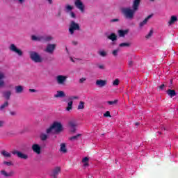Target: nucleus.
Masks as SVG:
<instances>
[{
  "mask_svg": "<svg viewBox=\"0 0 178 178\" xmlns=\"http://www.w3.org/2000/svg\"><path fill=\"white\" fill-rule=\"evenodd\" d=\"M140 3H141V0H134L132 9H131L129 7L122 8L121 9V12L125 19H128L129 20H133V19H134V15L136 12L138 10Z\"/></svg>",
  "mask_w": 178,
  "mask_h": 178,
  "instance_id": "nucleus-1",
  "label": "nucleus"
},
{
  "mask_svg": "<svg viewBox=\"0 0 178 178\" xmlns=\"http://www.w3.org/2000/svg\"><path fill=\"white\" fill-rule=\"evenodd\" d=\"M52 130H54L55 134H59L63 131V126L60 122H55L46 130L47 134L52 133Z\"/></svg>",
  "mask_w": 178,
  "mask_h": 178,
  "instance_id": "nucleus-2",
  "label": "nucleus"
},
{
  "mask_svg": "<svg viewBox=\"0 0 178 178\" xmlns=\"http://www.w3.org/2000/svg\"><path fill=\"white\" fill-rule=\"evenodd\" d=\"M80 24L76 23L73 20L70 22L68 31L71 35H73V34H74V31H80Z\"/></svg>",
  "mask_w": 178,
  "mask_h": 178,
  "instance_id": "nucleus-3",
  "label": "nucleus"
},
{
  "mask_svg": "<svg viewBox=\"0 0 178 178\" xmlns=\"http://www.w3.org/2000/svg\"><path fill=\"white\" fill-rule=\"evenodd\" d=\"M30 58L35 63H41V62H42V58L35 51L30 52Z\"/></svg>",
  "mask_w": 178,
  "mask_h": 178,
  "instance_id": "nucleus-4",
  "label": "nucleus"
},
{
  "mask_svg": "<svg viewBox=\"0 0 178 178\" xmlns=\"http://www.w3.org/2000/svg\"><path fill=\"white\" fill-rule=\"evenodd\" d=\"M9 49L12 51V52L17 54L18 56H23V51L20 49H18L15 44H11L9 47Z\"/></svg>",
  "mask_w": 178,
  "mask_h": 178,
  "instance_id": "nucleus-5",
  "label": "nucleus"
},
{
  "mask_svg": "<svg viewBox=\"0 0 178 178\" xmlns=\"http://www.w3.org/2000/svg\"><path fill=\"white\" fill-rule=\"evenodd\" d=\"M56 80L58 84L64 86L65 83H66V80H67V76L58 75L56 76Z\"/></svg>",
  "mask_w": 178,
  "mask_h": 178,
  "instance_id": "nucleus-6",
  "label": "nucleus"
},
{
  "mask_svg": "<svg viewBox=\"0 0 178 178\" xmlns=\"http://www.w3.org/2000/svg\"><path fill=\"white\" fill-rule=\"evenodd\" d=\"M56 49V44H47L46 49H44V52L47 54H52L54 51Z\"/></svg>",
  "mask_w": 178,
  "mask_h": 178,
  "instance_id": "nucleus-7",
  "label": "nucleus"
},
{
  "mask_svg": "<svg viewBox=\"0 0 178 178\" xmlns=\"http://www.w3.org/2000/svg\"><path fill=\"white\" fill-rule=\"evenodd\" d=\"M12 154L13 155H17L18 158H20L21 159H27L29 158V156L27 154H24L17 150H13L12 152Z\"/></svg>",
  "mask_w": 178,
  "mask_h": 178,
  "instance_id": "nucleus-8",
  "label": "nucleus"
},
{
  "mask_svg": "<svg viewBox=\"0 0 178 178\" xmlns=\"http://www.w3.org/2000/svg\"><path fill=\"white\" fill-rule=\"evenodd\" d=\"M60 172V167H56L54 169L51 170L50 174L51 177L52 178H58V175Z\"/></svg>",
  "mask_w": 178,
  "mask_h": 178,
  "instance_id": "nucleus-9",
  "label": "nucleus"
},
{
  "mask_svg": "<svg viewBox=\"0 0 178 178\" xmlns=\"http://www.w3.org/2000/svg\"><path fill=\"white\" fill-rule=\"evenodd\" d=\"M74 5L77 9H79L81 12L83 13L84 12V4L83 2H81V0H76Z\"/></svg>",
  "mask_w": 178,
  "mask_h": 178,
  "instance_id": "nucleus-10",
  "label": "nucleus"
},
{
  "mask_svg": "<svg viewBox=\"0 0 178 178\" xmlns=\"http://www.w3.org/2000/svg\"><path fill=\"white\" fill-rule=\"evenodd\" d=\"M31 148L35 154H37L38 155H40V154H41V146H40V145L33 144Z\"/></svg>",
  "mask_w": 178,
  "mask_h": 178,
  "instance_id": "nucleus-11",
  "label": "nucleus"
},
{
  "mask_svg": "<svg viewBox=\"0 0 178 178\" xmlns=\"http://www.w3.org/2000/svg\"><path fill=\"white\" fill-rule=\"evenodd\" d=\"M152 16H154V14H151V15H148L146 18H145V19L143 22H140L139 27H140V29L142 27H144V26H145V24H147V23H148V20L149 19H151L152 17Z\"/></svg>",
  "mask_w": 178,
  "mask_h": 178,
  "instance_id": "nucleus-12",
  "label": "nucleus"
},
{
  "mask_svg": "<svg viewBox=\"0 0 178 178\" xmlns=\"http://www.w3.org/2000/svg\"><path fill=\"white\" fill-rule=\"evenodd\" d=\"M65 97H66V94L62 90L57 91V93L54 95V98H65Z\"/></svg>",
  "mask_w": 178,
  "mask_h": 178,
  "instance_id": "nucleus-13",
  "label": "nucleus"
},
{
  "mask_svg": "<svg viewBox=\"0 0 178 178\" xmlns=\"http://www.w3.org/2000/svg\"><path fill=\"white\" fill-rule=\"evenodd\" d=\"M3 79H5V74L0 72V88L5 87V81H3Z\"/></svg>",
  "mask_w": 178,
  "mask_h": 178,
  "instance_id": "nucleus-14",
  "label": "nucleus"
},
{
  "mask_svg": "<svg viewBox=\"0 0 178 178\" xmlns=\"http://www.w3.org/2000/svg\"><path fill=\"white\" fill-rule=\"evenodd\" d=\"M96 85L99 87H105V86H106V81L98 79L96 81Z\"/></svg>",
  "mask_w": 178,
  "mask_h": 178,
  "instance_id": "nucleus-15",
  "label": "nucleus"
},
{
  "mask_svg": "<svg viewBox=\"0 0 178 178\" xmlns=\"http://www.w3.org/2000/svg\"><path fill=\"white\" fill-rule=\"evenodd\" d=\"M167 94L170 98H173V97H176L177 95L176 90L172 89H168L167 90Z\"/></svg>",
  "mask_w": 178,
  "mask_h": 178,
  "instance_id": "nucleus-16",
  "label": "nucleus"
},
{
  "mask_svg": "<svg viewBox=\"0 0 178 178\" xmlns=\"http://www.w3.org/2000/svg\"><path fill=\"white\" fill-rule=\"evenodd\" d=\"M31 40L33 41H42V42H44V36L32 35L31 36Z\"/></svg>",
  "mask_w": 178,
  "mask_h": 178,
  "instance_id": "nucleus-17",
  "label": "nucleus"
},
{
  "mask_svg": "<svg viewBox=\"0 0 178 178\" xmlns=\"http://www.w3.org/2000/svg\"><path fill=\"white\" fill-rule=\"evenodd\" d=\"M3 95L6 99L9 100L10 99V96L12 95V92L10 90H8L6 92H3Z\"/></svg>",
  "mask_w": 178,
  "mask_h": 178,
  "instance_id": "nucleus-18",
  "label": "nucleus"
},
{
  "mask_svg": "<svg viewBox=\"0 0 178 178\" xmlns=\"http://www.w3.org/2000/svg\"><path fill=\"white\" fill-rule=\"evenodd\" d=\"M60 152H63V154H66L67 152V149H66V144L65 143H61L60 145Z\"/></svg>",
  "mask_w": 178,
  "mask_h": 178,
  "instance_id": "nucleus-19",
  "label": "nucleus"
},
{
  "mask_svg": "<svg viewBox=\"0 0 178 178\" xmlns=\"http://www.w3.org/2000/svg\"><path fill=\"white\" fill-rule=\"evenodd\" d=\"M129 33V30H118L119 37H124Z\"/></svg>",
  "mask_w": 178,
  "mask_h": 178,
  "instance_id": "nucleus-20",
  "label": "nucleus"
},
{
  "mask_svg": "<svg viewBox=\"0 0 178 178\" xmlns=\"http://www.w3.org/2000/svg\"><path fill=\"white\" fill-rule=\"evenodd\" d=\"M175 22H177V17L175 15H172V16H171V18H170V21L168 22V24H170V26H171V24H174V23Z\"/></svg>",
  "mask_w": 178,
  "mask_h": 178,
  "instance_id": "nucleus-21",
  "label": "nucleus"
},
{
  "mask_svg": "<svg viewBox=\"0 0 178 178\" xmlns=\"http://www.w3.org/2000/svg\"><path fill=\"white\" fill-rule=\"evenodd\" d=\"M1 155H3V156H4V158H11L12 157V154L8 152L6 150L1 151Z\"/></svg>",
  "mask_w": 178,
  "mask_h": 178,
  "instance_id": "nucleus-22",
  "label": "nucleus"
},
{
  "mask_svg": "<svg viewBox=\"0 0 178 178\" xmlns=\"http://www.w3.org/2000/svg\"><path fill=\"white\" fill-rule=\"evenodd\" d=\"M15 92L17 94H22V92H23V86H15Z\"/></svg>",
  "mask_w": 178,
  "mask_h": 178,
  "instance_id": "nucleus-23",
  "label": "nucleus"
},
{
  "mask_svg": "<svg viewBox=\"0 0 178 178\" xmlns=\"http://www.w3.org/2000/svg\"><path fill=\"white\" fill-rule=\"evenodd\" d=\"M108 38L111 41H116L118 40V36L115 33H111L110 35L108 36Z\"/></svg>",
  "mask_w": 178,
  "mask_h": 178,
  "instance_id": "nucleus-24",
  "label": "nucleus"
},
{
  "mask_svg": "<svg viewBox=\"0 0 178 178\" xmlns=\"http://www.w3.org/2000/svg\"><path fill=\"white\" fill-rule=\"evenodd\" d=\"M79 137H81V134H78L76 136H72L69 138L70 141H76V140H79Z\"/></svg>",
  "mask_w": 178,
  "mask_h": 178,
  "instance_id": "nucleus-25",
  "label": "nucleus"
},
{
  "mask_svg": "<svg viewBox=\"0 0 178 178\" xmlns=\"http://www.w3.org/2000/svg\"><path fill=\"white\" fill-rule=\"evenodd\" d=\"M73 109V102L70 101L67 104V107L66 108V111H72Z\"/></svg>",
  "mask_w": 178,
  "mask_h": 178,
  "instance_id": "nucleus-26",
  "label": "nucleus"
},
{
  "mask_svg": "<svg viewBox=\"0 0 178 178\" xmlns=\"http://www.w3.org/2000/svg\"><path fill=\"white\" fill-rule=\"evenodd\" d=\"M69 124H70V127H71V129H74V131H76V127L77 126V124H76V122L71 121L70 122Z\"/></svg>",
  "mask_w": 178,
  "mask_h": 178,
  "instance_id": "nucleus-27",
  "label": "nucleus"
},
{
  "mask_svg": "<svg viewBox=\"0 0 178 178\" xmlns=\"http://www.w3.org/2000/svg\"><path fill=\"white\" fill-rule=\"evenodd\" d=\"M0 174L1 176H3L4 177H9V172H6L5 170H1L0 171Z\"/></svg>",
  "mask_w": 178,
  "mask_h": 178,
  "instance_id": "nucleus-28",
  "label": "nucleus"
},
{
  "mask_svg": "<svg viewBox=\"0 0 178 178\" xmlns=\"http://www.w3.org/2000/svg\"><path fill=\"white\" fill-rule=\"evenodd\" d=\"M40 140L42 141H46V140H48V135H47L46 134H41Z\"/></svg>",
  "mask_w": 178,
  "mask_h": 178,
  "instance_id": "nucleus-29",
  "label": "nucleus"
},
{
  "mask_svg": "<svg viewBox=\"0 0 178 178\" xmlns=\"http://www.w3.org/2000/svg\"><path fill=\"white\" fill-rule=\"evenodd\" d=\"M119 47H120L121 48H123V47L129 48V47H130V43L129 42H122L119 44Z\"/></svg>",
  "mask_w": 178,
  "mask_h": 178,
  "instance_id": "nucleus-30",
  "label": "nucleus"
},
{
  "mask_svg": "<svg viewBox=\"0 0 178 178\" xmlns=\"http://www.w3.org/2000/svg\"><path fill=\"white\" fill-rule=\"evenodd\" d=\"M9 106V102H6L0 106V111H3L4 108H8Z\"/></svg>",
  "mask_w": 178,
  "mask_h": 178,
  "instance_id": "nucleus-31",
  "label": "nucleus"
},
{
  "mask_svg": "<svg viewBox=\"0 0 178 178\" xmlns=\"http://www.w3.org/2000/svg\"><path fill=\"white\" fill-rule=\"evenodd\" d=\"M85 102H80L79 104L78 105L77 109L79 111L80 109H83L84 108V105H85Z\"/></svg>",
  "mask_w": 178,
  "mask_h": 178,
  "instance_id": "nucleus-32",
  "label": "nucleus"
},
{
  "mask_svg": "<svg viewBox=\"0 0 178 178\" xmlns=\"http://www.w3.org/2000/svg\"><path fill=\"white\" fill-rule=\"evenodd\" d=\"M51 40H52V37L51 36H43V42L51 41Z\"/></svg>",
  "mask_w": 178,
  "mask_h": 178,
  "instance_id": "nucleus-33",
  "label": "nucleus"
},
{
  "mask_svg": "<svg viewBox=\"0 0 178 178\" xmlns=\"http://www.w3.org/2000/svg\"><path fill=\"white\" fill-rule=\"evenodd\" d=\"M152 34H154V30L151 29L149 33L145 36V38H147V40L151 38V37H152Z\"/></svg>",
  "mask_w": 178,
  "mask_h": 178,
  "instance_id": "nucleus-34",
  "label": "nucleus"
},
{
  "mask_svg": "<svg viewBox=\"0 0 178 178\" xmlns=\"http://www.w3.org/2000/svg\"><path fill=\"white\" fill-rule=\"evenodd\" d=\"M107 104H108V105H116V104H118V99L113 101H108Z\"/></svg>",
  "mask_w": 178,
  "mask_h": 178,
  "instance_id": "nucleus-35",
  "label": "nucleus"
},
{
  "mask_svg": "<svg viewBox=\"0 0 178 178\" xmlns=\"http://www.w3.org/2000/svg\"><path fill=\"white\" fill-rule=\"evenodd\" d=\"M3 165H6V166H13V163H12V161H3Z\"/></svg>",
  "mask_w": 178,
  "mask_h": 178,
  "instance_id": "nucleus-36",
  "label": "nucleus"
},
{
  "mask_svg": "<svg viewBox=\"0 0 178 178\" xmlns=\"http://www.w3.org/2000/svg\"><path fill=\"white\" fill-rule=\"evenodd\" d=\"M120 51V49L119 48L113 50L112 52L113 56H118V52H119Z\"/></svg>",
  "mask_w": 178,
  "mask_h": 178,
  "instance_id": "nucleus-37",
  "label": "nucleus"
},
{
  "mask_svg": "<svg viewBox=\"0 0 178 178\" xmlns=\"http://www.w3.org/2000/svg\"><path fill=\"white\" fill-rule=\"evenodd\" d=\"M99 55L103 58H105V56H106V52L105 51H99Z\"/></svg>",
  "mask_w": 178,
  "mask_h": 178,
  "instance_id": "nucleus-38",
  "label": "nucleus"
},
{
  "mask_svg": "<svg viewBox=\"0 0 178 178\" xmlns=\"http://www.w3.org/2000/svg\"><path fill=\"white\" fill-rule=\"evenodd\" d=\"M104 116L105 118H112V116L111 115V112L109 111H106V113L104 114Z\"/></svg>",
  "mask_w": 178,
  "mask_h": 178,
  "instance_id": "nucleus-39",
  "label": "nucleus"
},
{
  "mask_svg": "<svg viewBox=\"0 0 178 178\" xmlns=\"http://www.w3.org/2000/svg\"><path fill=\"white\" fill-rule=\"evenodd\" d=\"M120 81L118 79H116L115 81L113 82V86H119Z\"/></svg>",
  "mask_w": 178,
  "mask_h": 178,
  "instance_id": "nucleus-40",
  "label": "nucleus"
},
{
  "mask_svg": "<svg viewBox=\"0 0 178 178\" xmlns=\"http://www.w3.org/2000/svg\"><path fill=\"white\" fill-rule=\"evenodd\" d=\"M134 65V62H133V60H129V61L128 62V66H129V67H133Z\"/></svg>",
  "mask_w": 178,
  "mask_h": 178,
  "instance_id": "nucleus-41",
  "label": "nucleus"
},
{
  "mask_svg": "<svg viewBox=\"0 0 178 178\" xmlns=\"http://www.w3.org/2000/svg\"><path fill=\"white\" fill-rule=\"evenodd\" d=\"M73 99H79V97L77 96H71L69 97L70 101H73Z\"/></svg>",
  "mask_w": 178,
  "mask_h": 178,
  "instance_id": "nucleus-42",
  "label": "nucleus"
},
{
  "mask_svg": "<svg viewBox=\"0 0 178 178\" xmlns=\"http://www.w3.org/2000/svg\"><path fill=\"white\" fill-rule=\"evenodd\" d=\"M13 176H15V171H13V170L10 171L8 172V177H12Z\"/></svg>",
  "mask_w": 178,
  "mask_h": 178,
  "instance_id": "nucleus-43",
  "label": "nucleus"
},
{
  "mask_svg": "<svg viewBox=\"0 0 178 178\" xmlns=\"http://www.w3.org/2000/svg\"><path fill=\"white\" fill-rule=\"evenodd\" d=\"M88 157H84L83 159H82V162L83 163H88Z\"/></svg>",
  "mask_w": 178,
  "mask_h": 178,
  "instance_id": "nucleus-44",
  "label": "nucleus"
},
{
  "mask_svg": "<svg viewBox=\"0 0 178 178\" xmlns=\"http://www.w3.org/2000/svg\"><path fill=\"white\" fill-rule=\"evenodd\" d=\"M66 9H67V10H73V7H72V6H70V5H67V6H66Z\"/></svg>",
  "mask_w": 178,
  "mask_h": 178,
  "instance_id": "nucleus-45",
  "label": "nucleus"
},
{
  "mask_svg": "<svg viewBox=\"0 0 178 178\" xmlns=\"http://www.w3.org/2000/svg\"><path fill=\"white\" fill-rule=\"evenodd\" d=\"M70 16H71V17H72V19H76V14H74V13L71 12Z\"/></svg>",
  "mask_w": 178,
  "mask_h": 178,
  "instance_id": "nucleus-46",
  "label": "nucleus"
},
{
  "mask_svg": "<svg viewBox=\"0 0 178 178\" xmlns=\"http://www.w3.org/2000/svg\"><path fill=\"white\" fill-rule=\"evenodd\" d=\"M119 20H120L119 19L115 18V19H111L110 22H111V23H115L116 22H119Z\"/></svg>",
  "mask_w": 178,
  "mask_h": 178,
  "instance_id": "nucleus-47",
  "label": "nucleus"
},
{
  "mask_svg": "<svg viewBox=\"0 0 178 178\" xmlns=\"http://www.w3.org/2000/svg\"><path fill=\"white\" fill-rule=\"evenodd\" d=\"M159 90H163L165 88V84H161L160 86H159Z\"/></svg>",
  "mask_w": 178,
  "mask_h": 178,
  "instance_id": "nucleus-48",
  "label": "nucleus"
},
{
  "mask_svg": "<svg viewBox=\"0 0 178 178\" xmlns=\"http://www.w3.org/2000/svg\"><path fill=\"white\" fill-rule=\"evenodd\" d=\"M86 78H81L79 79V83H84L86 81Z\"/></svg>",
  "mask_w": 178,
  "mask_h": 178,
  "instance_id": "nucleus-49",
  "label": "nucleus"
},
{
  "mask_svg": "<svg viewBox=\"0 0 178 178\" xmlns=\"http://www.w3.org/2000/svg\"><path fill=\"white\" fill-rule=\"evenodd\" d=\"M98 67H99V69H102V70L105 69V66H104V65H99Z\"/></svg>",
  "mask_w": 178,
  "mask_h": 178,
  "instance_id": "nucleus-50",
  "label": "nucleus"
},
{
  "mask_svg": "<svg viewBox=\"0 0 178 178\" xmlns=\"http://www.w3.org/2000/svg\"><path fill=\"white\" fill-rule=\"evenodd\" d=\"M3 124H5V122L0 120V127H3Z\"/></svg>",
  "mask_w": 178,
  "mask_h": 178,
  "instance_id": "nucleus-51",
  "label": "nucleus"
},
{
  "mask_svg": "<svg viewBox=\"0 0 178 178\" xmlns=\"http://www.w3.org/2000/svg\"><path fill=\"white\" fill-rule=\"evenodd\" d=\"M10 115H11V116H15L16 112L15 111H10Z\"/></svg>",
  "mask_w": 178,
  "mask_h": 178,
  "instance_id": "nucleus-52",
  "label": "nucleus"
},
{
  "mask_svg": "<svg viewBox=\"0 0 178 178\" xmlns=\"http://www.w3.org/2000/svg\"><path fill=\"white\" fill-rule=\"evenodd\" d=\"M30 92H37L35 89H29Z\"/></svg>",
  "mask_w": 178,
  "mask_h": 178,
  "instance_id": "nucleus-53",
  "label": "nucleus"
},
{
  "mask_svg": "<svg viewBox=\"0 0 178 178\" xmlns=\"http://www.w3.org/2000/svg\"><path fill=\"white\" fill-rule=\"evenodd\" d=\"M161 131H165V129L164 128L163 126L161 127Z\"/></svg>",
  "mask_w": 178,
  "mask_h": 178,
  "instance_id": "nucleus-54",
  "label": "nucleus"
},
{
  "mask_svg": "<svg viewBox=\"0 0 178 178\" xmlns=\"http://www.w3.org/2000/svg\"><path fill=\"white\" fill-rule=\"evenodd\" d=\"M83 166L84 168H87V166H88V163H83Z\"/></svg>",
  "mask_w": 178,
  "mask_h": 178,
  "instance_id": "nucleus-55",
  "label": "nucleus"
},
{
  "mask_svg": "<svg viewBox=\"0 0 178 178\" xmlns=\"http://www.w3.org/2000/svg\"><path fill=\"white\" fill-rule=\"evenodd\" d=\"M71 131L72 133H76V131H74V128H71Z\"/></svg>",
  "mask_w": 178,
  "mask_h": 178,
  "instance_id": "nucleus-56",
  "label": "nucleus"
},
{
  "mask_svg": "<svg viewBox=\"0 0 178 178\" xmlns=\"http://www.w3.org/2000/svg\"><path fill=\"white\" fill-rule=\"evenodd\" d=\"M72 44H73V45H76V44H77V42H76V41H72Z\"/></svg>",
  "mask_w": 178,
  "mask_h": 178,
  "instance_id": "nucleus-57",
  "label": "nucleus"
},
{
  "mask_svg": "<svg viewBox=\"0 0 178 178\" xmlns=\"http://www.w3.org/2000/svg\"><path fill=\"white\" fill-rule=\"evenodd\" d=\"M48 1V2H49V3L51 5V4H52V0H47Z\"/></svg>",
  "mask_w": 178,
  "mask_h": 178,
  "instance_id": "nucleus-58",
  "label": "nucleus"
},
{
  "mask_svg": "<svg viewBox=\"0 0 178 178\" xmlns=\"http://www.w3.org/2000/svg\"><path fill=\"white\" fill-rule=\"evenodd\" d=\"M170 84H173V79H170Z\"/></svg>",
  "mask_w": 178,
  "mask_h": 178,
  "instance_id": "nucleus-59",
  "label": "nucleus"
},
{
  "mask_svg": "<svg viewBox=\"0 0 178 178\" xmlns=\"http://www.w3.org/2000/svg\"><path fill=\"white\" fill-rule=\"evenodd\" d=\"M139 124H140L139 122H136V123H135V125H136V126H138Z\"/></svg>",
  "mask_w": 178,
  "mask_h": 178,
  "instance_id": "nucleus-60",
  "label": "nucleus"
},
{
  "mask_svg": "<svg viewBox=\"0 0 178 178\" xmlns=\"http://www.w3.org/2000/svg\"><path fill=\"white\" fill-rule=\"evenodd\" d=\"M150 2H155V0H149Z\"/></svg>",
  "mask_w": 178,
  "mask_h": 178,
  "instance_id": "nucleus-61",
  "label": "nucleus"
},
{
  "mask_svg": "<svg viewBox=\"0 0 178 178\" xmlns=\"http://www.w3.org/2000/svg\"><path fill=\"white\" fill-rule=\"evenodd\" d=\"M159 134H162V132L158 131Z\"/></svg>",
  "mask_w": 178,
  "mask_h": 178,
  "instance_id": "nucleus-62",
  "label": "nucleus"
},
{
  "mask_svg": "<svg viewBox=\"0 0 178 178\" xmlns=\"http://www.w3.org/2000/svg\"><path fill=\"white\" fill-rule=\"evenodd\" d=\"M58 15L60 16V12L58 13Z\"/></svg>",
  "mask_w": 178,
  "mask_h": 178,
  "instance_id": "nucleus-63",
  "label": "nucleus"
},
{
  "mask_svg": "<svg viewBox=\"0 0 178 178\" xmlns=\"http://www.w3.org/2000/svg\"><path fill=\"white\" fill-rule=\"evenodd\" d=\"M71 60H72V62H74L73 58H71Z\"/></svg>",
  "mask_w": 178,
  "mask_h": 178,
  "instance_id": "nucleus-64",
  "label": "nucleus"
}]
</instances>
